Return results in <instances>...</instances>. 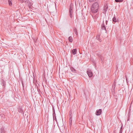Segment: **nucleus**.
<instances>
[{"instance_id": "nucleus-1", "label": "nucleus", "mask_w": 133, "mask_h": 133, "mask_svg": "<svg viewBox=\"0 0 133 133\" xmlns=\"http://www.w3.org/2000/svg\"><path fill=\"white\" fill-rule=\"evenodd\" d=\"M99 5L97 2L94 3L92 5L91 7V11L92 13H96L98 10Z\"/></svg>"}, {"instance_id": "nucleus-2", "label": "nucleus", "mask_w": 133, "mask_h": 133, "mask_svg": "<svg viewBox=\"0 0 133 133\" xmlns=\"http://www.w3.org/2000/svg\"><path fill=\"white\" fill-rule=\"evenodd\" d=\"M87 73L89 77H91L93 75L92 73L90 70L88 69L87 71Z\"/></svg>"}, {"instance_id": "nucleus-3", "label": "nucleus", "mask_w": 133, "mask_h": 133, "mask_svg": "<svg viewBox=\"0 0 133 133\" xmlns=\"http://www.w3.org/2000/svg\"><path fill=\"white\" fill-rule=\"evenodd\" d=\"M108 8V6L107 5H104V9H103V12L104 14H106Z\"/></svg>"}, {"instance_id": "nucleus-4", "label": "nucleus", "mask_w": 133, "mask_h": 133, "mask_svg": "<svg viewBox=\"0 0 133 133\" xmlns=\"http://www.w3.org/2000/svg\"><path fill=\"white\" fill-rule=\"evenodd\" d=\"M102 111L101 109H99L96 110V115L97 116L100 115L102 113Z\"/></svg>"}, {"instance_id": "nucleus-5", "label": "nucleus", "mask_w": 133, "mask_h": 133, "mask_svg": "<svg viewBox=\"0 0 133 133\" xmlns=\"http://www.w3.org/2000/svg\"><path fill=\"white\" fill-rule=\"evenodd\" d=\"M118 21V19H117L115 16V15H114V16L113 17L112 19V22L113 23H115L116 22Z\"/></svg>"}, {"instance_id": "nucleus-6", "label": "nucleus", "mask_w": 133, "mask_h": 133, "mask_svg": "<svg viewBox=\"0 0 133 133\" xmlns=\"http://www.w3.org/2000/svg\"><path fill=\"white\" fill-rule=\"evenodd\" d=\"M101 29L102 30H104L105 31V32H107V31L106 30V27L105 25L103 23V24L101 25Z\"/></svg>"}, {"instance_id": "nucleus-7", "label": "nucleus", "mask_w": 133, "mask_h": 133, "mask_svg": "<svg viewBox=\"0 0 133 133\" xmlns=\"http://www.w3.org/2000/svg\"><path fill=\"white\" fill-rule=\"evenodd\" d=\"M76 52L77 50L76 49H73L72 50V53L74 55L76 54Z\"/></svg>"}, {"instance_id": "nucleus-8", "label": "nucleus", "mask_w": 133, "mask_h": 133, "mask_svg": "<svg viewBox=\"0 0 133 133\" xmlns=\"http://www.w3.org/2000/svg\"><path fill=\"white\" fill-rule=\"evenodd\" d=\"M74 31L76 35H78L77 32V29L76 27L74 28Z\"/></svg>"}, {"instance_id": "nucleus-9", "label": "nucleus", "mask_w": 133, "mask_h": 133, "mask_svg": "<svg viewBox=\"0 0 133 133\" xmlns=\"http://www.w3.org/2000/svg\"><path fill=\"white\" fill-rule=\"evenodd\" d=\"M92 16L94 20L95 21L98 17L97 16V15H96L95 16H93L92 15Z\"/></svg>"}, {"instance_id": "nucleus-10", "label": "nucleus", "mask_w": 133, "mask_h": 133, "mask_svg": "<svg viewBox=\"0 0 133 133\" xmlns=\"http://www.w3.org/2000/svg\"><path fill=\"white\" fill-rule=\"evenodd\" d=\"M73 5L71 4L70 6V8L69 9V10H73Z\"/></svg>"}, {"instance_id": "nucleus-11", "label": "nucleus", "mask_w": 133, "mask_h": 133, "mask_svg": "<svg viewBox=\"0 0 133 133\" xmlns=\"http://www.w3.org/2000/svg\"><path fill=\"white\" fill-rule=\"evenodd\" d=\"M100 36L99 35H97L96 37V39L97 40H98L100 42L101 41V39L100 38Z\"/></svg>"}, {"instance_id": "nucleus-12", "label": "nucleus", "mask_w": 133, "mask_h": 133, "mask_svg": "<svg viewBox=\"0 0 133 133\" xmlns=\"http://www.w3.org/2000/svg\"><path fill=\"white\" fill-rule=\"evenodd\" d=\"M0 131H1V133H5V131L4 130V129L3 128L0 129Z\"/></svg>"}, {"instance_id": "nucleus-13", "label": "nucleus", "mask_w": 133, "mask_h": 133, "mask_svg": "<svg viewBox=\"0 0 133 133\" xmlns=\"http://www.w3.org/2000/svg\"><path fill=\"white\" fill-rule=\"evenodd\" d=\"M68 40L70 42H72V38L71 36H70L69 37Z\"/></svg>"}, {"instance_id": "nucleus-14", "label": "nucleus", "mask_w": 133, "mask_h": 133, "mask_svg": "<svg viewBox=\"0 0 133 133\" xmlns=\"http://www.w3.org/2000/svg\"><path fill=\"white\" fill-rule=\"evenodd\" d=\"M18 112H21V113L22 112H23L21 108L19 107V108H18Z\"/></svg>"}, {"instance_id": "nucleus-15", "label": "nucleus", "mask_w": 133, "mask_h": 133, "mask_svg": "<svg viewBox=\"0 0 133 133\" xmlns=\"http://www.w3.org/2000/svg\"><path fill=\"white\" fill-rule=\"evenodd\" d=\"M70 69L72 71L74 72L76 71V70L73 67H71Z\"/></svg>"}, {"instance_id": "nucleus-16", "label": "nucleus", "mask_w": 133, "mask_h": 133, "mask_svg": "<svg viewBox=\"0 0 133 133\" xmlns=\"http://www.w3.org/2000/svg\"><path fill=\"white\" fill-rule=\"evenodd\" d=\"M116 2H122L123 0H115Z\"/></svg>"}, {"instance_id": "nucleus-17", "label": "nucleus", "mask_w": 133, "mask_h": 133, "mask_svg": "<svg viewBox=\"0 0 133 133\" xmlns=\"http://www.w3.org/2000/svg\"><path fill=\"white\" fill-rule=\"evenodd\" d=\"M9 4V5L11 6L12 5V3L11 2V0H8Z\"/></svg>"}, {"instance_id": "nucleus-18", "label": "nucleus", "mask_w": 133, "mask_h": 133, "mask_svg": "<svg viewBox=\"0 0 133 133\" xmlns=\"http://www.w3.org/2000/svg\"><path fill=\"white\" fill-rule=\"evenodd\" d=\"M69 117H70V118H69V121H72V115H71V114H70V115H69Z\"/></svg>"}, {"instance_id": "nucleus-19", "label": "nucleus", "mask_w": 133, "mask_h": 133, "mask_svg": "<svg viewBox=\"0 0 133 133\" xmlns=\"http://www.w3.org/2000/svg\"><path fill=\"white\" fill-rule=\"evenodd\" d=\"M70 13V18H71L73 16V12L72 13Z\"/></svg>"}, {"instance_id": "nucleus-20", "label": "nucleus", "mask_w": 133, "mask_h": 133, "mask_svg": "<svg viewBox=\"0 0 133 133\" xmlns=\"http://www.w3.org/2000/svg\"><path fill=\"white\" fill-rule=\"evenodd\" d=\"M53 115H54V113H53ZM53 119L54 120V121L55 120V121L57 122L56 118L55 116L54 115H53Z\"/></svg>"}, {"instance_id": "nucleus-21", "label": "nucleus", "mask_w": 133, "mask_h": 133, "mask_svg": "<svg viewBox=\"0 0 133 133\" xmlns=\"http://www.w3.org/2000/svg\"><path fill=\"white\" fill-rule=\"evenodd\" d=\"M96 0H88L90 2H94Z\"/></svg>"}, {"instance_id": "nucleus-22", "label": "nucleus", "mask_w": 133, "mask_h": 133, "mask_svg": "<svg viewBox=\"0 0 133 133\" xmlns=\"http://www.w3.org/2000/svg\"><path fill=\"white\" fill-rule=\"evenodd\" d=\"M72 121H69V125H72Z\"/></svg>"}, {"instance_id": "nucleus-23", "label": "nucleus", "mask_w": 133, "mask_h": 133, "mask_svg": "<svg viewBox=\"0 0 133 133\" xmlns=\"http://www.w3.org/2000/svg\"><path fill=\"white\" fill-rule=\"evenodd\" d=\"M98 57H100L101 59H102V58H101L102 57L100 54H99L98 55Z\"/></svg>"}, {"instance_id": "nucleus-24", "label": "nucleus", "mask_w": 133, "mask_h": 133, "mask_svg": "<svg viewBox=\"0 0 133 133\" xmlns=\"http://www.w3.org/2000/svg\"><path fill=\"white\" fill-rule=\"evenodd\" d=\"M122 130H120L119 133H122Z\"/></svg>"}, {"instance_id": "nucleus-25", "label": "nucleus", "mask_w": 133, "mask_h": 133, "mask_svg": "<svg viewBox=\"0 0 133 133\" xmlns=\"http://www.w3.org/2000/svg\"><path fill=\"white\" fill-rule=\"evenodd\" d=\"M69 13L73 12V10H69Z\"/></svg>"}, {"instance_id": "nucleus-26", "label": "nucleus", "mask_w": 133, "mask_h": 133, "mask_svg": "<svg viewBox=\"0 0 133 133\" xmlns=\"http://www.w3.org/2000/svg\"><path fill=\"white\" fill-rule=\"evenodd\" d=\"M108 21L107 20L106 21L105 23L106 25H107L108 23Z\"/></svg>"}, {"instance_id": "nucleus-27", "label": "nucleus", "mask_w": 133, "mask_h": 133, "mask_svg": "<svg viewBox=\"0 0 133 133\" xmlns=\"http://www.w3.org/2000/svg\"><path fill=\"white\" fill-rule=\"evenodd\" d=\"M122 126H121V128L120 129V130H122Z\"/></svg>"}, {"instance_id": "nucleus-28", "label": "nucleus", "mask_w": 133, "mask_h": 133, "mask_svg": "<svg viewBox=\"0 0 133 133\" xmlns=\"http://www.w3.org/2000/svg\"><path fill=\"white\" fill-rule=\"evenodd\" d=\"M22 84L23 87H24V86H23V82H22Z\"/></svg>"}, {"instance_id": "nucleus-29", "label": "nucleus", "mask_w": 133, "mask_h": 133, "mask_svg": "<svg viewBox=\"0 0 133 133\" xmlns=\"http://www.w3.org/2000/svg\"><path fill=\"white\" fill-rule=\"evenodd\" d=\"M114 85L115 86V83H114L112 85V86H113Z\"/></svg>"}, {"instance_id": "nucleus-30", "label": "nucleus", "mask_w": 133, "mask_h": 133, "mask_svg": "<svg viewBox=\"0 0 133 133\" xmlns=\"http://www.w3.org/2000/svg\"><path fill=\"white\" fill-rule=\"evenodd\" d=\"M126 78V80L127 81V78Z\"/></svg>"}, {"instance_id": "nucleus-31", "label": "nucleus", "mask_w": 133, "mask_h": 133, "mask_svg": "<svg viewBox=\"0 0 133 133\" xmlns=\"http://www.w3.org/2000/svg\"><path fill=\"white\" fill-rule=\"evenodd\" d=\"M114 133H116L115 132H114Z\"/></svg>"}]
</instances>
